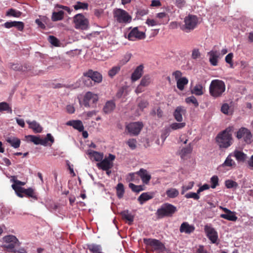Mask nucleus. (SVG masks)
I'll use <instances>...</instances> for the list:
<instances>
[{
    "instance_id": "20",
    "label": "nucleus",
    "mask_w": 253,
    "mask_h": 253,
    "mask_svg": "<svg viewBox=\"0 0 253 253\" xmlns=\"http://www.w3.org/2000/svg\"><path fill=\"white\" fill-rule=\"evenodd\" d=\"M143 66L140 65L135 69L131 77L132 81L135 82L139 79L143 73Z\"/></svg>"
},
{
    "instance_id": "42",
    "label": "nucleus",
    "mask_w": 253,
    "mask_h": 253,
    "mask_svg": "<svg viewBox=\"0 0 253 253\" xmlns=\"http://www.w3.org/2000/svg\"><path fill=\"white\" fill-rule=\"evenodd\" d=\"M203 88V86L201 84H197L194 86L191 92L196 95H201L204 93Z\"/></svg>"
},
{
    "instance_id": "4",
    "label": "nucleus",
    "mask_w": 253,
    "mask_h": 253,
    "mask_svg": "<svg viewBox=\"0 0 253 253\" xmlns=\"http://www.w3.org/2000/svg\"><path fill=\"white\" fill-rule=\"evenodd\" d=\"M4 244L3 247L9 252L16 253L17 252L20 243L14 235H9L3 237Z\"/></svg>"
},
{
    "instance_id": "21",
    "label": "nucleus",
    "mask_w": 253,
    "mask_h": 253,
    "mask_svg": "<svg viewBox=\"0 0 253 253\" xmlns=\"http://www.w3.org/2000/svg\"><path fill=\"white\" fill-rule=\"evenodd\" d=\"M66 125L69 126H72L75 129L80 132L83 131L84 129L83 123L80 120L69 121L66 123Z\"/></svg>"
},
{
    "instance_id": "16",
    "label": "nucleus",
    "mask_w": 253,
    "mask_h": 253,
    "mask_svg": "<svg viewBox=\"0 0 253 253\" xmlns=\"http://www.w3.org/2000/svg\"><path fill=\"white\" fill-rule=\"evenodd\" d=\"M207 236L212 243H215L217 240V233L215 229L208 225H205L204 228Z\"/></svg>"
},
{
    "instance_id": "7",
    "label": "nucleus",
    "mask_w": 253,
    "mask_h": 253,
    "mask_svg": "<svg viewBox=\"0 0 253 253\" xmlns=\"http://www.w3.org/2000/svg\"><path fill=\"white\" fill-rule=\"evenodd\" d=\"M176 211V207L169 203H165L157 210L156 214L159 218H163L171 216Z\"/></svg>"
},
{
    "instance_id": "50",
    "label": "nucleus",
    "mask_w": 253,
    "mask_h": 253,
    "mask_svg": "<svg viewBox=\"0 0 253 253\" xmlns=\"http://www.w3.org/2000/svg\"><path fill=\"white\" fill-rule=\"evenodd\" d=\"M185 102L188 104L192 103L195 107L199 106V103L197 99L194 96H191L185 99Z\"/></svg>"
},
{
    "instance_id": "57",
    "label": "nucleus",
    "mask_w": 253,
    "mask_h": 253,
    "mask_svg": "<svg viewBox=\"0 0 253 253\" xmlns=\"http://www.w3.org/2000/svg\"><path fill=\"white\" fill-rule=\"evenodd\" d=\"M28 138H30V141L33 142L35 144L38 145L40 144V137L32 135H29L27 136Z\"/></svg>"
},
{
    "instance_id": "19",
    "label": "nucleus",
    "mask_w": 253,
    "mask_h": 253,
    "mask_svg": "<svg viewBox=\"0 0 253 253\" xmlns=\"http://www.w3.org/2000/svg\"><path fill=\"white\" fill-rule=\"evenodd\" d=\"M186 113V110L184 108V107L182 106H178L177 107L174 113H173V116L174 117V119L178 122H181L183 118L182 115H184Z\"/></svg>"
},
{
    "instance_id": "39",
    "label": "nucleus",
    "mask_w": 253,
    "mask_h": 253,
    "mask_svg": "<svg viewBox=\"0 0 253 253\" xmlns=\"http://www.w3.org/2000/svg\"><path fill=\"white\" fill-rule=\"evenodd\" d=\"M24 194L28 197H31L35 200H37L38 197L34 190L32 188L25 189Z\"/></svg>"
},
{
    "instance_id": "17",
    "label": "nucleus",
    "mask_w": 253,
    "mask_h": 253,
    "mask_svg": "<svg viewBox=\"0 0 253 253\" xmlns=\"http://www.w3.org/2000/svg\"><path fill=\"white\" fill-rule=\"evenodd\" d=\"M208 55L209 56V61L211 64L214 66H217L218 59L220 58V56L219 51L212 49L208 52Z\"/></svg>"
},
{
    "instance_id": "63",
    "label": "nucleus",
    "mask_w": 253,
    "mask_h": 253,
    "mask_svg": "<svg viewBox=\"0 0 253 253\" xmlns=\"http://www.w3.org/2000/svg\"><path fill=\"white\" fill-rule=\"evenodd\" d=\"M229 106L227 103L223 104L221 108V111L224 114H228L229 110Z\"/></svg>"
},
{
    "instance_id": "32",
    "label": "nucleus",
    "mask_w": 253,
    "mask_h": 253,
    "mask_svg": "<svg viewBox=\"0 0 253 253\" xmlns=\"http://www.w3.org/2000/svg\"><path fill=\"white\" fill-rule=\"evenodd\" d=\"M64 12L63 11L60 10L58 12H53L51 16L52 21H57L61 20L64 18Z\"/></svg>"
},
{
    "instance_id": "33",
    "label": "nucleus",
    "mask_w": 253,
    "mask_h": 253,
    "mask_svg": "<svg viewBox=\"0 0 253 253\" xmlns=\"http://www.w3.org/2000/svg\"><path fill=\"white\" fill-rule=\"evenodd\" d=\"M188 83V80L186 77L180 78L177 80V87L179 90H183L184 86L186 85Z\"/></svg>"
},
{
    "instance_id": "12",
    "label": "nucleus",
    "mask_w": 253,
    "mask_h": 253,
    "mask_svg": "<svg viewBox=\"0 0 253 253\" xmlns=\"http://www.w3.org/2000/svg\"><path fill=\"white\" fill-rule=\"evenodd\" d=\"M135 174H137L140 176L143 183L145 184H148L151 178V176L147 170L143 169H140V170L135 173L130 174L131 181L134 180Z\"/></svg>"
},
{
    "instance_id": "40",
    "label": "nucleus",
    "mask_w": 253,
    "mask_h": 253,
    "mask_svg": "<svg viewBox=\"0 0 253 253\" xmlns=\"http://www.w3.org/2000/svg\"><path fill=\"white\" fill-rule=\"evenodd\" d=\"M151 82V79L150 75H145L142 78L140 84H141V85H143V86H147L150 84Z\"/></svg>"
},
{
    "instance_id": "38",
    "label": "nucleus",
    "mask_w": 253,
    "mask_h": 253,
    "mask_svg": "<svg viewBox=\"0 0 253 253\" xmlns=\"http://www.w3.org/2000/svg\"><path fill=\"white\" fill-rule=\"evenodd\" d=\"M10 68L15 71H25L28 69L27 64H24V66L19 64L11 63Z\"/></svg>"
},
{
    "instance_id": "23",
    "label": "nucleus",
    "mask_w": 253,
    "mask_h": 253,
    "mask_svg": "<svg viewBox=\"0 0 253 253\" xmlns=\"http://www.w3.org/2000/svg\"><path fill=\"white\" fill-rule=\"evenodd\" d=\"M87 154L91 158H93L95 161L100 162L103 160L104 157L103 153L98 152L91 150L88 151Z\"/></svg>"
},
{
    "instance_id": "36",
    "label": "nucleus",
    "mask_w": 253,
    "mask_h": 253,
    "mask_svg": "<svg viewBox=\"0 0 253 253\" xmlns=\"http://www.w3.org/2000/svg\"><path fill=\"white\" fill-rule=\"evenodd\" d=\"M234 156L238 162H243L246 160L247 158L246 154L240 151H235Z\"/></svg>"
},
{
    "instance_id": "43",
    "label": "nucleus",
    "mask_w": 253,
    "mask_h": 253,
    "mask_svg": "<svg viewBox=\"0 0 253 253\" xmlns=\"http://www.w3.org/2000/svg\"><path fill=\"white\" fill-rule=\"evenodd\" d=\"M116 190L118 198H122L125 192L124 185L121 183H118L116 187Z\"/></svg>"
},
{
    "instance_id": "10",
    "label": "nucleus",
    "mask_w": 253,
    "mask_h": 253,
    "mask_svg": "<svg viewBox=\"0 0 253 253\" xmlns=\"http://www.w3.org/2000/svg\"><path fill=\"white\" fill-rule=\"evenodd\" d=\"M115 159V156L109 154L107 158L103 159L100 162L97 164V167L99 169L108 170V169H112L113 167V161Z\"/></svg>"
},
{
    "instance_id": "55",
    "label": "nucleus",
    "mask_w": 253,
    "mask_h": 253,
    "mask_svg": "<svg viewBox=\"0 0 253 253\" xmlns=\"http://www.w3.org/2000/svg\"><path fill=\"white\" fill-rule=\"evenodd\" d=\"M48 41L52 45L55 46H59V41L53 36H49L48 37Z\"/></svg>"
},
{
    "instance_id": "8",
    "label": "nucleus",
    "mask_w": 253,
    "mask_h": 253,
    "mask_svg": "<svg viewBox=\"0 0 253 253\" xmlns=\"http://www.w3.org/2000/svg\"><path fill=\"white\" fill-rule=\"evenodd\" d=\"M74 22L77 29L86 30L88 28V21L82 14H76L74 17Z\"/></svg>"
},
{
    "instance_id": "30",
    "label": "nucleus",
    "mask_w": 253,
    "mask_h": 253,
    "mask_svg": "<svg viewBox=\"0 0 253 253\" xmlns=\"http://www.w3.org/2000/svg\"><path fill=\"white\" fill-rule=\"evenodd\" d=\"M6 141L14 148L19 147L21 143L20 140L16 137H8L6 139Z\"/></svg>"
},
{
    "instance_id": "1",
    "label": "nucleus",
    "mask_w": 253,
    "mask_h": 253,
    "mask_svg": "<svg viewBox=\"0 0 253 253\" xmlns=\"http://www.w3.org/2000/svg\"><path fill=\"white\" fill-rule=\"evenodd\" d=\"M233 130L234 127L230 126L216 136V141L220 148H227L232 144Z\"/></svg>"
},
{
    "instance_id": "58",
    "label": "nucleus",
    "mask_w": 253,
    "mask_h": 253,
    "mask_svg": "<svg viewBox=\"0 0 253 253\" xmlns=\"http://www.w3.org/2000/svg\"><path fill=\"white\" fill-rule=\"evenodd\" d=\"M192 151V147L191 144H189L186 147L183 148L181 150V155L185 156L186 154H190Z\"/></svg>"
},
{
    "instance_id": "9",
    "label": "nucleus",
    "mask_w": 253,
    "mask_h": 253,
    "mask_svg": "<svg viewBox=\"0 0 253 253\" xmlns=\"http://www.w3.org/2000/svg\"><path fill=\"white\" fill-rule=\"evenodd\" d=\"M236 137L239 139H243L246 143L250 144L252 142L253 135L249 129L242 127L237 132Z\"/></svg>"
},
{
    "instance_id": "51",
    "label": "nucleus",
    "mask_w": 253,
    "mask_h": 253,
    "mask_svg": "<svg viewBox=\"0 0 253 253\" xmlns=\"http://www.w3.org/2000/svg\"><path fill=\"white\" fill-rule=\"evenodd\" d=\"M186 126L185 123H174L170 125V128L173 130H176L178 129H180L183 128Z\"/></svg>"
},
{
    "instance_id": "28",
    "label": "nucleus",
    "mask_w": 253,
    "mask_h": 253,
    "mask_svg": "<svg viewBox=\"0 0 253 253\" xmlns=\"http://www.w3.org/2000/svg\"><path fill=\"white\" fill-rule=\"evenodd\" d=\"M153 197V195L148 192L142 193L138 198V201L140 204H143L144 202L148 201Z\"/></svg>"
},
{
    "instance_id": "26",
    "label": "nucleus",
    "mask_w": 253,
    "mask_h": 253,
    "mask_svg": "<svg viewBox=\"0 0 253 253\" xmlns=\"http://www.w3.org/2000/svg\"><path fill=\"white\" fill-rule=\"evenodd\" d=\"M116 107V104L114 101L109 100L106 102L103 107V111L106 114L110 113Z\"/></svg>"
},
{
    "instance_id": "48",
    "label": "nucleus",
    "mask_w": 253,
    "mask_h": 253,
    "mask_svg": "<svg viewBox=\"0 0 253 253\" xmlns=\"http://www.w3.org/2000/svg\"><path fill=\"white\" fill-rule=\"evenodd\" d=\"M6 16H10L14 17H19L21 15V12L14 9L11 8L6 12Z\"/></svg>"
},
{
    "instance_id": "56",
    "label": "nucleus",
    "mask_w": 253,
    "mask_h": 253,
    "mask_svg": "<svg viewBox=\"0 0 253 253\" xmlns=\"http://www.w3.org/2000/svg\"><path fill=\"white\" fill-rule=\"evenodd\" d=\"M211 187L212 188H215L217 185H218V178L217 176L214 175L211 178Z\"/></svg>"
},
{
    "instance_id": "31",
    "label": "nucleus",
    "mask_w": 253,
    "mask_h": 253,
    "mask_svg": "<svg viewBox=\"0 0 253 253\" xmlns=\"http://www.w3.org/2000/svg\"><path fill=\"white\" fill-rule=\"evenodd\" d=\"M220 217L225 219L231 221H236L238 218L236 215V213L232 211V213H222L220 215Z\"/></svg>"
},
{
    "instance_id": "34",
    "label": "nucleus",
    "mask_w": 253,
    "mask_h": 253,
    "mask_svg": "<svg viewBox=\"0 0 253 253\" xmlns=\"http://www.w3.org/2000/svg\"><path fill=\"white\" fill-rule=\"evenodd\" d=\"M4 111L11 114L12 110L8 103L5 102H2L0 103V112Z\"/></svg>"
},
{
    "instance_id": "54",
    "label": "nucleus",
    "mask_w": 253,
    "mask_h": 253,
    "mask_svg": "<svg viewBox=\"0 0 253 253\" xmlns=\"http://www.w3.org/2000/svg\"><path fill=\"white\" fill-rule=\"evenodd\" d=\"M194 185V182L193 181L190 182L187 185H184L182 187L181 193L182 195H183L185 192L191 189Z\"/></svg>"
},
{
    "instance_id": "29",
    "label": "nucleus",
    "mask_w": 253,
    "mask_h": 253,
    "mask_svg": "<svg viewBox=\"0 0 253 253\" xmlns=\"http://www.w3.org/2000/svg\"><path fill=\"white\" fill-rule=\"evenodd\" d=\"M169 19L168 18L166 20H160L159 21H157L154 19H148L146 21V23L149 26H154L158 25L161 24H166L168 23Z\"/></svg>"
},
{
    "instance_id": "22",
    "label": "nucleus",
    "mask_w": 253,
    "mask_h": 253,
    "mask_svg": "<svg viewBox=\"0 0 253 253\" xmlns=\"http://www.w3.org/2000/svg\"><path fill=\"white\" fill-rule=\"evenodd\" d=\"M26 123L29 125V127L33 130L35 132L41 133L42 130V127L36 121L32 122L27 120Z\"/></svg>"
},
{
    "instance_id": "35",
    "label": "nucleus",
    "mask_w": 253,
    "mask_h": 253,
    "mask_svg": "<svg viewBox=\"0 0 253 253\" xmlns=\"http://www.w3.org/2000/svg\"><path fill=\"white\" fill-rule=\"evenodd\" d=\"M166 193L169 198H174L179 195L178 191L175 188H169L166 191Z\"/></svg>"
},
{
    "instance_id": "11",
    "label": "nucleus",
    "mask_w": 253,
    "mask_h": 253,
    "mask_svg": "<svg viewBox=\"0 0 253 253\" xmlns=\"http://www.w3.org/2000/svg\"><path fill=\"white\" fill-rule=\"evenodd\" d=\"M143 127L142 122H137L129 123L126 126V129L132 135H137Z\"/></svg>"
},
{
    "instance_id": "64",
    "label": "nucleus",
    "mask_w": 253,
    "mask_h": 253,
    "mask_svg": "<svg viewBox=\"0 0 253 253\" xmlns=\"http://www.w3.org/2000/svg\"><path fill=\"white\" fill-rule=\"evenodd\" d=\"M201 56L200 52L199 49L195 48L193 50L192 53V58L194 59H196Z\"/></svg>"
},
{
    "instance_id": "14",
    "label": "nucleus",
    "mask_w": 253,
    "mask_h": 253,
    "mask_svg": "<svg viewBox=\"0 0 253 253\" xmlns=\"http://www.w3.org/2000/svg\"><path fill=\"white\" fill-rule=\"evenodd\" d=\"M145 37L144 33L138 31L137 27H135L128 33L127 38L129 41H135L137 40L143 39Z\"/></svg>"
},
{
    "instance_id": "18",
    "label": "nucleus",
    "mask_w": 253,
    "mask_h": 253,
    "mask_svg": "<svg viewBox=\"0 0 253 253\" xmlns=\"http://www.w3.org/2000/svg\"><path fill=\"white\" fill-rule=\"evenodd\" d=\"M195 226L189 224L187 222H183L179 228L180 233H184L187 234H190L195 231Z\"/></svg>"
},
{
    "instance_id": "37",
    "label": "nucleus",
    "mask_w": 253,
    "mask_h": 253,
    "mask_svg": "<svg viewBox=\"0 0 253 253\" xmlns=\"http://www.w3.org/2000/svg\"><path fill=\"white\" fill-rule=\"evenodd\" d=\"M12 187L18 197L20 198L23 197L24 196L23 194H24L25 188L21 186H18V185L16 184H12Z\"/></svg>"
},
{
    "instance_id": "52",
    "label": "nucleus",
    "mask_w": 253,
    "mask_h": 253,
    "mask_svg": "<svg viewBox=\"0 0 253 253\" xmlns=\"http://www.w3.org/2000/svg\"><path fill=\"white\" fill-rule=\"evenodd\" d=\"M15 27L19 31H22L24 28V23L21 21H12V27Z\"/></svg>"
},
{
    "instance_id": "60",
    "label": "nucleus",
    "mask_w": 253,
    "mask_h": 253,
    "mask_svg": "<svg viewBox=\"0 0 253 253\" xmlns=\"http://www.w3.org/2000/svg\"><path fill=\"white\" fill-rule=\"evenodd\" d=\"M186 0H174L175 5L178 8H182L186 5Z\"/></svg>"
},
{
    "instance_id": "62",
    "label": "nucleus",
    "mask_w": 253,
    "mask_h": 253,
    "mask_svg": "<svg viewBox=\"0 0 253 253\" xmlns=\"http://www.w3.org/2000/svg\"><path fill=\"white\" fill-rule=\"evenodd\" d=\"M148 105V102L146 100H141L138 104V107L139 108L143 110L144 108H146Z\"/></svg>"
},
{
    "instance_id": "15",
    "label": "nucleus",
    "mask_w": 253,
    "mask_h": 253,
    "mask_svg": "<svg viewBox=\"0 0 253 253\" xmlns=\"http://www.w3.org/2000/svg\"><path fill=\"white\" fill-rule=\"evenodd\" d=\"M98 100V97L97 94H94L91 92H87L84 98V104L85 107H89L90 103L95 104Z\"/></svg>"
},
{
    "instance_id": "5",
    "label": "nucleus",
    "mask_w": 253,
    "mask_h": 253,
    "mask_svg": "<svg viewBox=\"0 0 253 253\" xmlns=\"http://www.w3.org/2000/svg\"><path fill=\"white\" fill-rule=\"evenodd\" d=\"M184 24L180 26V29L186 33H189L197 26L198 18L196 15L189 14L184 18Z\"/></svg>"
},
{
    "instance_id": "25",
    "label": "nucleus",
    "mask_w": 253,
    "mask_h": 253,
    "mask_svg": "<svg viewBox=\"0 0 253 253\" xmlns=\"http://www.w3.org/2000/svg\"><path fill=\"white\" fill-rule=\"evenodd\" d=\"M54 142V139L50 133H47L46 137L43 139H40V144L44 146L47 145L51 146Z\"/></svg>"
},
{
    "instance_id": "27",
    "label": "nucleus",
    "mask_w": 253,
    "mask_h": 253,
    "mask_svg": "<svg viewBox=\"0 0 253 253\" xmlns=\"http://www.w3.org/2000/svg\"><path fill=\"white\" fill-rule=\"evenodd\" d=\"M87 248L91 253H102V247L100 245L91 244L87 245Z\"/></svg>"
},
{
    "instance_id": "47",
    "label": "nucleus",
    "mask_w": 253,
    "mask_h": 253,
    "mask_svg": "<svg viewBox=\"0 0 253 253\" xmlns=\"http://www.w3.org/2000/svg\"><path fill=\"white\" fill-rule=\"evenodd\" d=\"M126 144L131 150H134L137 147V141L135 139L130 138L126 142Z\"/></svg>"
},
{
    "instance_id": "6",
    "label": "nucleus",
    "mask_w": 253,
    "mask_h": 253,
    "mask_svg": "<svg viewBox=\"0 0 253 253\" xmlns=\"http://www.w3.org/2000/svg\"><path fill=\"white\" fill-rule=\"evenodd\" d=\"M114 20L120 24H127L131 21L132 17L126 10L121 8H115L113 12Z\"/></svg>"
},
{
    "instance_id": "46",
    "label": "nucleus",
    "mask_w": 253,
    "mask_h": 253,
    "mask_svg": "<svg viewBox=\"0 0 253 253\" xmlns=\"http://www.w3.org/2000/svg\"><path fill=\"white\" fill-rule=\"evenodd\" d=\"M225 185L226 188L228 189L237 188L238 187V184L236 182L230 179L226 180L225 181Z\"/></svg>"
},
{
    "instance_id": "59",
    "label": "nucleus",
    "mask_w": 253,
    "mask_h": 253,
    "mask_svg": "<svg viewBox=\"0 0 253 253\" xmlns=\"http://www.w3.org/2000/svg\"><path fill=\"white\" fill-rule=\"evenodd\" d=\"M156 17L160 19V20H166L168 18L169 19V15L165 12H160L157 13L156 14Z\"/></svg>"
},
{
    "instance_id": "41",
    "label": "nucleus",
    "mask_w": 253,
    "mask_h": 253,
    "mask_svg": "<svg viewBox=\"0 0 253 253\" xmlns=\"http://www.w3.org/2000/svg\"><path fill=\"white\" fill-rule=\"evenodd\" d=\"M121 66V65H118L113 67L108 72L109 76L111 78L114 77L120 71Z\"/></svg>"
},
{
    "instance_id": "53",
    "label": "nucleus",
    "mask_w": 253,
    "mask_h": 253,
    "mask_svg": "<svg viewBox=\"0 0 253 253\" xmlns=\"http://www.w3.org/2000/svg\"><path fill=\"white\" fill-rule=\"evenodd\" d=\"M200 193H198V190L196 193L189 192L185 195V197L187 199L192 198L196 200H198L200 199Z\"/></svg>"
},
{
    "instance_id": "45",
    "label": "nucleus",
    "mask_w": 253,
    "mask_h": 253,
    "mask_svg": "<svg viewBox=\"0 0 253 253\" xmlns=\"http://www.w3.org/2000/svg\"><path fill=\"white\" fill-rule=\"evenodd\" d=\"M236 164L235 162L231 158L230 155H229L225 160L224 162L222 164V167H232L235 166Z\"/></svg>"
},
{
    "instance_id": "24",
    "label": "nucleus",
    "mask_w": 253,
    "mask_h": 253,
    "mask_svg": "<svg viewBox=\"0 0 253 253\" xmlns=\"http://www.w3.org/2000/svg\"><path fill=\"white\" fill-rule=\"evenodd\" d=\"M122 218L128 221V224L131 225L134 220V216L128 210H125L120 213Z\"/></svg>"
},
{
    "instance_id": "13",
    "label": "nucleus",
    "mask_w": 253,
    "mask_h": 253,
    "mask_svg": "<svg viewBox=\"0 0 253 253\" xmlns=\"http://www.w3.org/2000/svg\"><path fill=\"white\" fill-rule=\"evenodd\" d=\"M83 75L84 77L89 78L94 84L95 83H100L102 82V76L100 73L96 71H93L92 70H89L87 72L84 73Z\"/></svg>"
},
{
    "instance_id": "61",
    "label": "nucleus",
    "mask_w": 253,
    "mask_h": 253,
    "mask_svg": "<svg viewBox=\"0 0 253 253\" xmlns=\"http://www.w3.org/2000/svg\"><path fill=\"white\" fill-rule=\"evenodd\" d=\"M170 132V128L169 127L165 128L162 131L161 134V138L165 140L166 138L169 135Z\"/></svg>"
},
{
    "instance_id": "2",
    "label": "nucleus",
    "mask_w": 253,
    "mask_h": 253,
    "mask_svg": "<svg viewBox=\"0 0 253 253\" xmlns=\"http://www.w3.org/2000/svg\"><path fill=\"white\" fill-rule=\"evenodd\" d=\"M225 84L222 80L215 79L212 80L209 86L210 95L214 98L221 97L225 91Z\"/></svg>"
},
{
    "instance_id": "44",
    "label": "nucleus",
    "mask_w": 253,
    "mask_h": 253,
    "mask_svg": "<svg viewBox=\"0 0 253 253\" xmlns=\"http://www.w3.org/2000/svg\"><path fill=\"white\" fill-rule=\"evenodd\" d=\"M128 187L131 189V190L136 193H139V192L144 190L143 186L142 185H136L132 183H130L128 184Z\"/></svg>"
},
{
    "instance_id": "49",
    "label": "nucleus",
    "mask_w": 253,
    "mask_h": 253,
    "mask_svg": "<svg viewBox=\"0 0 253 253\" xmlns=\"http://www.w3.org/2000/svg\"><path fill=\"white\" fill-rule=\"evenodd\" d=\"M88 6V4L87 3L77 1V4L74 6V8L76 10L80 9H87Z\"/></svg>"
},
{
    "instance_id": "3",
    "label": "nucleus",
    "mask_w": 253,
    "mask_h": 253,
    "mask_svg": "<svg viewBox=\"0 0 253 253\" xmlns=\"http://www.w3.org/2000/svg\"><path fill=\"white\" fill-rule=\"evenodd\" d=\"M143 243L146 245L147 250L150 252H157L158 253H160L166 250L164 244L155 239L144 238Z\"/></svg>"
}]
</instances>
